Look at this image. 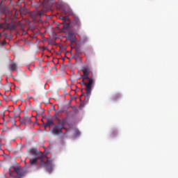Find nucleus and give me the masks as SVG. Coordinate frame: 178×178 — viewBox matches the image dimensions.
I'll return each instance as SVG.
<instances>
[{
	"mask_svg": "<svg viewBox=\"0 0 178 178\" xmlns=\"http://www.w3.org/2000/svg\"><path fill=\"white\" fill-rule=\"evenodd\" d=\"M56 119L58 120L57 124H54V121L52 120H47L46 124H44V127H50L51 125H54V127L52 130V133L54 135L58 136L59 134H66V132H63L62 130L66 129L64 126L67 122V118H63V120H59V118L56 117Z\"/></svg>",
	"mask_w": 178,
	"mask_h": 178,
	"instance_id": "nucleus-1",
	"label": "nucleus"
},
{
	"mask_svg": "<svg viewBox=\"0 0 178 178\" xmlns=\"http://www.w3.org/2000/svg\"><path fill=\"white\" fill-rule=\"evenodd\" d=\"M38 159L40 160V165L46 168L47 172L50 174L53 170V165L51 161H50V159H47L45 154H41L40 156H36L34 159H30L29 163L31 165H36Z\"/></svg>",
	"mask_w": 178,
	"mask_h": 178,
	"instance_id": "nucleus-2",
	"label": "nucleus"
},
{
	"mask_svg": "<svg viewBox=\"0 0 178 178\" xmlns=\"http://www.w3.org/2000/svg\"><path fill=\"white\" fill-rule=\"evenodd\" d=\"M81 85H84L86 86L85 90L86 92V98H88L91 95L92 86L95 84V79H83L80 82Z\"/></svg>",
	"mask_w": 178,
	"mask_h": 178,
	"instance_id": "nucleus-3",
	"label": "nucleus"
},
{
	"mask_svg": "<svg viewBox=\"0 0 178 178\" xmlns=\"http://www.w3.org/2000/svg\"><path fill=\"white\" fill-rule=\"evenodd\" d=\"M82 72H83V75H81V77L83 80H89L90 79H95L92 76L89 77L88 75L90 73V70L87 67H83Z\"/></svg>",
	"mask_w": 178,
	"mask_h": 178,
	"instance_id": "nucleus-4",
	"label": "nucleus"
},
{
	"mask_svg": "<svg viewBox=\"0 0 178 178\" xmlns=\"http://www.w3.org/2000/svg\"><path fill=\"white\" fill-rule=\"evenodd\" d=\"M72 24L76 29H80L81 28V22L78 16H73Z\"/></svg>",
	"mask_w": 178,
	"mask_h": 178,
	"instance_id": "nucleus-5",
	"label": "nucleus"
},
{
	"mask_svg": "<svg viewBox=\"0 0 178 178\" xmlns=\"http://www.w3.org/2000/svg\"><path fill=\"white\" fill-rule=\"evenodd\" d=\"M61 19L64 20L63 22L59 23V25H63L62 29L63 32H66L70 28V24L66 23V21L68 19V17H60Z\"/></svg>",
	"mask_w": 178,
	"mask_h": 178,
	"instance_id": "nucleus-6",
	"label": "nucleus"
},
{
	"mask_svg": "<svg viewBox=\"0 0 178 178\" xmlns=\"http://www.w3.org/2000/svg\"><path fill=\"white\" fill-rule=\"evenodd\" d=\"M45 13V9L42 8L40 10H33L31 13V16L32 17V18L35 19L37 17H41Z\"/></svg>",
	"mask_w": 178,
	"mask_h": 178,
	"instance_id": "nucleus-7",
	"label": "nucleus"
},
{
	"mask_svg": "<svg viewBox=\"0 0 178 178\" xmlns=\"http://www.w3.org/2000/svg\"><path fill=\"white\" fill-rule=\"evenodd\" d=\"M5 29V30L6 29L13 30L15 29V26L12 24L4 22V23H0V29Z\"/></svg>",
	"mask_w": 178,
	"mask_h": 178,
	"instance_id": "nucleus-8",
	"label": "nucleus"
},
{
	"mask_svg": "<svg viewBox=\"0 0 178 178\" xmlns=\"http://www.w3.org/2000/svg\"><path fill=\"white\" fill-rule=\"evenodd\" d=\"M20 122L22 124H28L31 123V120L30 117H27V115H24V117H22L20 120Z\"/></svg>",
	"mask_w": 178,
	"mask_h": 178,
	"instance_id": "nucleus-9",
	"label": "nucleus"
},
{
	"mask_svg": "<svg viewBox=\"0 0 178 178\" xmlns=\"http://www.w3.org/2000/svg\"><path fill=\"white\" fill-rule=\"evenodd\" d=\"M17 69V64L15 63H12L10 65V70L11 72L16 70Z\"/></svg>",
	"mask_w": 178,
	"mask_h": 178,
	"instance_id": "nucleus-10",
	"label": "nucleus"
},
{
	"mask_svg": "<svg viewBox=\"0 0 178 178\" xmlns=\"http://www.w3.org/2000/svg\"><path fill=\"white\" fill-rule=\"evenodd\" d=\"M31 153L32 154V155L35 156H40V154H42V153H38V152H35V150H33V149L31 150Z\"/></svg>",
	"mask_w": 178,
	"mask_h": 178,
	"instance_id": "nucleus-11",
	"label": "nucleus"
},
{
	"mask_svg": "<svg viewBox=\"0 0 178 178\" xmlns=\"http://www.w3.org/2000/svg\"><path fill=\"white\" fill-rule=\"evenodd\" d=\"M14 170L17 175H19L21 173V170L20 168H19V167H14Z\"/></svg>",
	"mask_w": 178,
	"mask_h": 178,
	"instance_id": "nucleus-12",
	"label": "nucleus"
},
{
	"mask_svg": "<svg viewBox=\"0 0 178 178\" xmlns=\"http://www.w3.org/2000/svg\"><path fill=\"white\" fill-rule=\"evenodd\" d=\"M5 30H6V29H4L3 31H2L1 33H0V37H3V36L6 35Z\"/></svg>",
	"mask_w": 178,
	"mask_h": 178,
	"instance_id": "nucleus-13",
	"label": "nucleus"
},
{
	"mask_svg": "<svg viewBox=\"0 0 178 178\" xmlns=\"http://www.w3.org/2000/svg\"><path fill=\"white\" fill-rule=\"evenodd\" d=\"M1 44L3 46L6 44V40H3V41H1Z\"/></svg>",
	"mask_w": 178,
	"mask_h": 178,
	"instance_id": "nucleus-14",
	"label": "nucleus"
},
{
	"mask_svg": "<svg viewBox=\"0 0 178 178\" xmlns=\"http://www.w3.org/2000/svg\"><path fill=\"white\" fill-rule=\"evenodd\" d=\"M118 98H119V95H115L113 97L115 100L117 99Z\"/></svg>",
	"mask_w": 178,
	"mask_h": 178,
	"instance_id": "nucleus-15",
	"label": "nucleus"
},
{
	"mask_svg": "<svg viewBox=\"0 0 178 178\" xmlns=\"http://www.w3.org/2000/svg\"><path fill=\"white\" fill-rule=\"evenodd\" d=\"M0 11H1V15L4 14V13H5L4 9H1Z\"/></svg>",
	"mask_w": 178,
	"mask_h": 178,
	"instance_id": "nucleus-16",
	"label": "nucleus"
},
{
	"mask_svg": "<svg viewBox=\"0 0 178 178\" xmlns=\"http://www.w3.org/2000/svg\"><path fill=\"white\" fill-rule=\"evenodd\" d=\"M12 172H13L10 170V175H12Z\"/></svg>",
	"mask_w": 178,
	"mask_h": 178,
	"instance_id": "nucleus-17",
	"label": "nucleus"
},
{
	"mask_svg": "<svg viewBox=\"0 0 178 178\" xmlns=\"http://www.w3.org/2000/svg\"><path fill=\"white\" fill-rule=\"evenodd\" d=\"M57 28H58V24H57Z\"/></svg>",
	"mask_w": 178,
	"mask_h": 178,
	"instance_id": "nucleus-18",
	"label": "nucleus"
},
{
	"mask_svg": "<svg viewBox=\"0 0 178 178\" xmlns=\"http://www.w3.org/2000/svg\"><path fill=\"white\" fill-rule=\"evenodd\" d=\"M84 94H82L81 96H83Z\"/></svg>",
	"mask_w": 178,
	"mask_h": 178,
	"instance_id": "nucleus-19",
	"label": "nucleus"
},
{
	"mask_svg": "<svg viewBox=\"0 0 178 178\" xmlns=\"http://www.w3.org/2000/svg\"><path fill=\"white\" fill-rule=\"evenodd\" d=\"M77 54V51L76 52V55Z\"/></svg>",
	"mask_w": 178,
	"mask_h": 178,
	"instance_id": "nucleus-20",
	"label": "nucleus"
}]
</instances>
